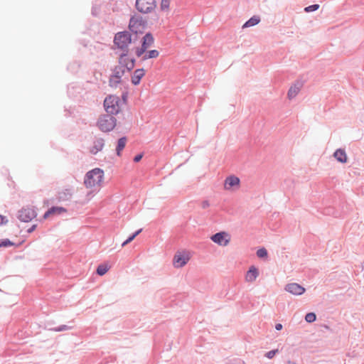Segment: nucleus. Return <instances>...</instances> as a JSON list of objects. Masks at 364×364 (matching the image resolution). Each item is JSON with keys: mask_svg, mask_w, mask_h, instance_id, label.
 I'll use <instances>...</instances> for the list:
<instances>
[{"mask_svg": "<svg viewBox=\"0 0 364 364\" xmlns=\"http://www.w3.org/2000/svg\"><path fill=\"white\" fill-rule=\"evenodd\" d=\"M134 65H135V59L134 58H131L127 62V63L124 65L125 70L127 72H130L134 68Z\"/></svg>", "mask_w": 364, "mask_h": 364, "instance_id": "nucleus-28", "label": "nucleus"}, {"mask_svg": "<svg viewBox=\"0 0 364 364\" xmlns=\"http://www.w3.org/2000/svg\"><path fill=\"white\" fill-rule=\"evenodd\" d=\"M135 7L141 14H150L156 7L155 0H136Z\"/></svg>", "mask_w": 364, "mask_h": 364, "instance_id": "nucleus-5", "label": "nucleus"}, {"mask_svg": "<svg viewBox=\"0 0 364 364\" xmlns=\"http://www.w3.org/2000/svg\"><path fill=\"white\" fill-rule=\"evenodd\" d=\"M363 267H364V262L363 263Z\"/></svg>", "mask_w": 364, "mask_h": 364, "instance_id": "nucleus-44", "label": "nucleus"}, {"mask_svg": "<svg viewBox=\"0 0 364 364\" xmlns=\"http://www.w3.org/2000/svg\"><path fill=\"white\" fill-rule=\"evenodd\" d=\"M72 326H68V325H60L58 327L53 328L50 330L55 331V332H60V331H65L72 329Z\"/></svg>", "mask_w": 364, "mask_h": 364, "instance_id": "nucleus-26", "label": "nucleus"}, {"mask_svg": "<svg viewBox=\"0 0 364 364\" xmlns=\"http://www.w3.org/2000/svg\"><path fill=\"white\" fill-rule=\"evenodd\" d=\"M159 52L157 50H151L147 51L143 56L142 60H146L149 58H156L159 56Z\"/></svg>", "mask_w": 364, "mask_h": 364, "instance_id": "nucleus-23", "label": "nucleus"}, {"mask_svg": "<svg viewBox=\"0 0 364 364\" xmlns=\"http://www.w3.org/2000/svg\"><path fill=\"white\" fill-rule=\"evenodd\" d=\"M67 210L63 207L53 206L49 208L44 214L43 218H47L50 215L52 214H61L65 213Z\"/></svg>", "mask_w": 364, "mask_h": 364, "instance_id": "nucleus-16", "label": "nucleus"}, {"mask_svg": "<svg viewBox=\"0 0 364 364\" xmlns=\"http://www.w3.org/2000/svg\"><path fill=\"white\" fill-rule=\"evenodd\" d=\"M146 21L140 16H132L129 20V30L136 34L138 33H142L146 26Z\"/></svg>", "mask_w": 364, "mask_h": 364, "instance_id": "nucleus-6", "label": "nucleus"}, {"mask_svg": "<svg viewBox=\"0 0 364 364\" xmlns=\"http://www.w3.org/2000/svg\"><path fill=\"white\" fill-rule=\"evenodd\" d=\"M278 353V349L272 350L265 353V357H267L269 359H272Z\"/></svg>", "mask_w": 364, "mask_h": 364, "instance_id": "nucleus-33", "label": "nucleus"}, {"mask_svg": "<svg viewBox=\"0 0 364 364\" xmlns=\"http://www.w3.org/2000/svg\"><path fill=\"white\" fill-rule=\"evenodd\" d=\"M146 49H145L144 47L141 46L140 48H137L136 50V55L138 57L141 56L144 53H146Z\"/></svg>", "mask_w": 364, "mask_h": 364, "instance_id": "nucleus-36", "label": "nucleus"}, {"mask_svg": "<svg viewBox=\"0 0 364 364\" xmlns=\"http://www.w3.org/2000/svg\"><path fill=\"white\" fill-rule=\"evenodd\" d=\"M9 222L8 218L2 215H0V225H6Z\"/></svg>", "mask_w": 364, "mask_h": 364, "instance_id": "nucleus-37", "label": "nucleus"}, {"mask_svg": "<svg viewBox=\"0 0 364 364\" xmlns=\"http://www.w3.org/2000/svg\"><path fill=\"white\" fill-rule=\"evenodd\" d=\"M303 82L301 80H296L289 89L287 97L289 100L294 99L299 92L303 87Z\"/></svg>", "mask_w": 364, "mask_h": 364, "instance_id": "nucleus-10", "label": "nucleus"}, {"mask_svg": "<svg viewBox=\"0 0 364 364\" xmlns=\"http://www.w3.org/2000/svg\"><path fill=\"white\" fill-rule=\"evenodd\" d=\"M285 291L287 292L295 295V296H300L302 295L306 289L304 287L301 285L297 284V283H289L287 284L284 287Z\"/></svg>", "mask_w": 364, "mask_h": 364, "instance_id": "nucleus-9", "label": "nucleus"}, {"mask_svg": "<svg viewBox=\"0 0 364 364\" xmlns=\"http://www.w3.org/2000/svg\"><path fill=\"white\" fill-rule=\"evenodd\" d=\"M72 191L70 189H65L58 193L57 199L60 201H68L72 197Z\"/></svg>", "mask_w": 364, "mask_h": 364, "instance_id": "nucleus-15", "label": "nucleus"}, {"mask_svg": "<svg viewBox=\"0 0 364 364\" xmlns=\"http://www.w3.org/2000/svg\"><path fill=\"white\" fill-rule=\"evenodd\" d=\"M260 22V18L258 16H253L251 17L249 20H247L244 25L242 26V28H247L256 26Z\"/></svg>", "mask_w": 364, "mask_h": 364, "instance_id": "nucleus-21", "label": "nucleus"}, {"mask_svg": "<svg viewBox=\"0 0 364 364\" xmlns=\"http://www.w3.org/2000/svg\"><path fill=\"white\" fill-rule=\"evenodd\" d=\"M121 82V79H117L114 77V75H111L109 80V85L111 87H116L118 84H119Z\"/></svg>", "mask_w": 364, "mask_h": 364, "instance_id": "nucleus-27", "label": "nucleus"}, {"mask_svg": "<svg viewBox=\"0 0 364 364\" xmlns=\"http://www.w3.org/2000/svg\"><path fill=\"white\" fill-rule=\"evenodd\" d=\"M316 319V316L313 312L308 313L305 316V320L308 323H312V322L315 321Z\"/></svg>", "mask_w": 364, "mask_h": 364, "instance_id": "nucleus-29", "label": "nucleus"}, {"mask_svg": "<svg viewBox=\"0 0 364 364\" xmlns=\"http://www.w3.org/2000/svg\"><path fill=\"white\" fill-rule=\"evenodd\" d=\"M116 118L111 114H103L97 120V127L104 132L112 131L116 126Z\"/></svg>", "mask_w": 364, "mask_h": 364, "instance_id": "nucleus-4", "label": "nucleus"}, {"mask_svg": "<svg viewBox=\"0 0 364 364\" xmlns=\"http://www.w3.org/2000/svg\"><path fill=\"white\" fill-rule=\"evenodd\" d=\"M240 178L235 176H230L226 178L224 183V188L226 190H229L240 184Z\"/></svg>", "mask_w": 364, "mask_h": 364, "instance_id": "nucleus-11", "label": "nucleus"}, {"mask_svg": "<svg viewBox=\"0 0 364 364\" xmlns=\"http://www.w3.org/2000/svg\"><path fill=\"white\" fill-rule=\"evenodd\" d=\"M154 38L151 33H147L142 38L141 46L147 49L154 43Z\"/></svg>", "mask_w": 364, "mask_h": 364, "instance_id": "nucleus-19", "label": "nucleus"}, {"mask_svg": "<svg viewBox=\"0 0 364 364\" xmlns=\"http://www.w3.org/2000/svg\"><path fill=\"white\" fill-rule=\"evenodd\" d=\"M210 240L220 246H227L230 242L229 235L225 232H219L213 235Z\"/></svg>", "mask_w": 364, "mask_h": 364, "instance_id": "nucleus-8", "label": "nucleus"}, {"mask_svg": "<svg viewBox=\"0 0 364 364\" xmlns=\"http://www.w3.org/2000/svg\"><path fill=\"white\" fill-rule=\"evenodd\" d=\"M132 42V36L129 31L118 32L114 38V43L122 51H129V45Z\"/></svg>", "mask_w": 364, "mask_h": 364, "instance_id": "nucleus-3", "label": "nucleus"}, {"mask_svg": "<svg viewBox=\"0 0 364 364\" xmlns=\"http://www.w3.org/2000/svg\"><path fill=\"white\" fill-rule=\"evenodd\" d=\"M120 98L117 95H109L104 100V107L107 114L114 116L119 113L120 110Z\"/></svg>", "mask_w": 364, "mask_h": 364, "instance_id": "nucleus-2", "label": "nucleus"}, {"mask_svg": "<svg viewBox=\"0 0 364 364\" xmlns=\"http://www.w3.org/2000/svg\"><path fill=\"white\" fill-rule=\"evenodd\" d=\"M103 178L104 171L100 168H95L85 174L84 183L87 188H92L100 185Z\"/></svg>", "mask_w": 364, "mask_h": 364, "instance_id": "nucleus-1", "label": "nucleus"}, {"mask_svg": "<svg viewBox=\"0 0 364 364\" xmlns=\"http://www.w3.org/2000/svg\"><path fill=\"white\" fill-rule=\"evenodd\" d=\"M36 227H37V225H33L31 228H29L27 230V232L28 233H31L32 232H33L36 230Z\"/></svg>", "mask_w": 364, "mask_h": 364, "instance_id": "nucleus-40", "label": "nucleus"}, {"mask_svg": "<svg viewBox=\"0 0 364 364\" xmlns=\"http://www.w3.org/2000/svg\"><path fill=\"white\" fill-rule=\"evenodd\" d=\"M129 51H122L119 58V65L125 68L124 65L130 60L128 56Z\"/></svg>", "mask_w": 364, "mask_h": 364, "instance_id": "nucleus-24", "label": "nucleus"}, {"mask_svg": "<svg viewBox=\"0 0 364 364\" xmlns=\"http://www.w3.org/2000/svg\"><path fill=\"white\" fill-rule=\"evenodd\" d=\"M319 8V5L318 4H312V5H310L309 6H306L304 8V11L305 12H307V13H309V12H313V11H315L316 10H318Z\"/></svg>", "mask_w": 364, "mask_h": 364, "instance_id": "nucleus-31", "label": "nucleus"}, {"mask_svg": "<svg viewBox=\"0 0 364 364\" xmlns=\"http://www.w3.org/2000/svg\"><path fill=\"white\" fill-rule=\"evenodd\" d=\"M170 4V0H161V9L165 10L168 9Z\"/></svg>", "mask_w": 364, "mask_h": 364, "instance_id": "nucleus-35", "label": "nucleus"}, {"mask_svg": "<svg viewBox=\"0 0 364 364\" xmlns=\"http://www.w3.org/2000/svg\"><path fill=\"white\" fill-rule=\"evenodd\" d=\"M125 72V68L120 65H116L114 68L112 70V74L114 75V77L117 79H121L122 77L124 75Z\"/></svg>", "mask_w": 364, "mask_h": 364, "instance_id": "nucleus-20", "label": "nucleus"}, {"mask_svg": "<svg viewBox=\"0 0 364 364\" xmlns=\"http://www.w3.org/2000/svg\"><path fill=\"white\" fill-rule=\"evenodd\" d=\"M129 243V242H127V240H126L124 242H123V243L122 244V246L124 247V246L127 245Z\"/></svg>", "mask_w": 364, "mask_h": 364, "instance_id": "nucleus-42", "label": "nucleus"}, {"mask_svg": "<svg viewBox=\"0 0 364 364\" xmlns=\"http://www.w3.org/2000/svg\"><path fill=\"white\" fill-rule=\"evenodd\" d=\"M37 216V213L34 208H23L18 211V218L24 223H28Z\"/></svg>", "mask_w": 364, "mask_h": 364, "instance_id": "nucleus-7", "label": "nucleus"}, {"mask_svg": "<svg viewBox=\"0 0 364 364\" xmlns=\"http://www.w3.org/2000/svg\"><path fill=\"white\" fill-rule=\"evenodd\" d=\"M188 259L189 257L188 256L186 257L181 254L176 255L173 257V265L176 268H181L187 263Z\"/></svg>", "mask_w": 364, "mask_h": 364, "instance_id": "nucleus-12", "label": "nucleus"}, {"mask_svg": "<svg viewBox=\"0 0 364 364\" xmlns=\"http://www.w3.org/2000/svg\"><path fill=\"white\" fill-rule=\"evenodd\" d=\"M258 275H259L258 269L255 267L252 266L249 269V270L247 272V274L245 276V279L247 282H252L257 279Z\"/></svg>", "mask_w": 364, "mask_h": 364, "instance_id": "nucleus-14", "label": "nucleus"}, {"mask_svg": "<svg viewBox=\"0 0 364 364\" xmlns=\"http://www.w3.org/2000/svg\"><path fill=\"white\" fill-rule=\"evenodd\" d=\"M282 328H283V326H282V325L281 323H277V324L275 325V328H276V330H277V331H280V330H282Z\"/></svg>", "mask_w": 364, "mask_h": 364, "instance_id": "nucleus-41", "label": "nucleus"}, {"mask_svg": "<svg viewBox=\"0 0 364 364\" xmlns=\"http://www.w3.org/2000/svg\"><path fill=\"white\" fill-rule=\"evenodd\" d=\"M108 270L109 267L107 264H101L97 267L96 272L98 275L102 276L106 274Z\"/></svg>", "mask_w": 364, "mask_h": 364, "instance_id": "nucleus-25", "label": "nucleus"}, {"mask_svg": "<svg viewBox=\"0 0 364 364\" xmlns=\"http://www.w3.org/2000/svg\"><path fill=\"white\" fill-rule=\"evenodd\" d=\"M141 231L142 229H139L136 230L135 232H134L127 239V242H131Z\"/></svg>", "mask_w": 364, "mask_h": 364, "instance_id": "nucleus-34", "label": "nucleus"}, {"mask_svg": "<svg viewBox=\"0 0 364 364\" xmlns=\"http://www.w3.org/2000/svg\"><path fill=\"white\" fill-rule=\"evenodd\" d=\"M257 256L259 258L267 257V251L265 248L262 247L257 251Z\"/></svg>", "mask_w": 364, "mask_h": 364, "instance_id": "nucleus-32", "label": "nucleus"}, {"mask_svg": "<svg viewBox=\"0 0 364 364\" xmlns=\"http://www.w3.org/2000/svg\"><path fill=\"white\" fill-rule=\"evenodd\" d=\"M287 364H297V363H294V362H292V361H291V360H288V361H287Z\"/></svg>", "mask_w": 364, "mask_h": 364, "instance_id": "nucleus-43", "label": "nucleus"}, {"mask_svg": "<svg viewBox=\"0 0 364 364\" xmlns=\"http://www.w3.org/2000/svg\"><path fill=\"white\" fill-rule=\"evenodd\" d=\"M209 206H210V203L208 200H203L201 203V207L203 209H205V208H208Z\"/></svg>", "mask_w": 364, "mask_h": 364, "instance_id": "nucleus-39", "label": "nucleus"}, {"mask_svg": "<svg viewBox=\"0 0 364 364\" xmlns=\"http://www.w3.org/2000/svg\"><path fill=\"white\" fill-rule=\"evenodd\" d=\"M14 245V243L12 242L9 239H4L0 240V247H9Z\"/></svg>", "mask_w": 364, "mask_h": 364, "instance_id": "nucleus-30", "label": "nucleus"}, {"mask_svg": "<svg viewBox=\"0 0 364 364\" xmlns=\"http://www.w3.org/2000/svg\"><path fill=\"white\" fill-rule=\"evenodd\" d=\"M145 74V71L143 68H139L134 70L133 75L132 76V82L134 85H137L140 83L141 79Z\"/></svg>", "mask_w": 364, "mask_h": 364, "instance_id": "nucleus-13", "label": "nucleus"}, {"mask_svg": "<svg viewBox=\"0 0 364 364\" xmlns=\"http://www.w3.org/2000/svg\"><path fill=\"white\" fill-rule=\"evenodd\" d=\"M126 142H127V138L125 136H123V137H121L120 139H119V140L117 141V148H116V152H117V156L121 155V151L124 148V146L126 145Z\"/></svg>", "mask_w": 364, "mask_h": 364, "instance_id": "nucleus-22", "label": "nucleus"}, {"mask_svg": "<svg viewBox=\"0 0 364 364\" xmlns=\"http://www.w3.org/2000/svg\"><path fill=\"white\" fill-rule=\"evenodd\" d=\"M105 145L104 139L102 138L97 139L94 141V145L91 149V153L96 154L98 151H101Z\"/></svg>", "mask_w": 364, "mask_h": 364, "instance_id": "nucleus-18", "label": "nucleus"}, {"mask_svg": "<svg viewBox=\"0 0 364 364\" xmlns=\"http://www.w3.org/2000/svg\"><path fill=\"white\" fill-rule=\"evenodd\" d=\"M143 157V154H137L134 156V162H139L141 161V159H142Z\"/></svg>", "mask_w": 364, "mask_h": 364, "instance_id": "nucleus-38", "label": "nucleus"}, {"mask_svg": "<svg viewBox=\"0 0 364 364\" xmlns=\"http://www.w3.org/2000/svg\"><path fill=\"white\" fill-rule=\"evenodd\" d=\"M333 156L338 162L346 163L347 161V156L344 149H338Z\"/></svg>", "mask_w": 364, "mask_h": 364, "instance_id": "nucleus-17", "label": "nucleus"}]
</instances>
